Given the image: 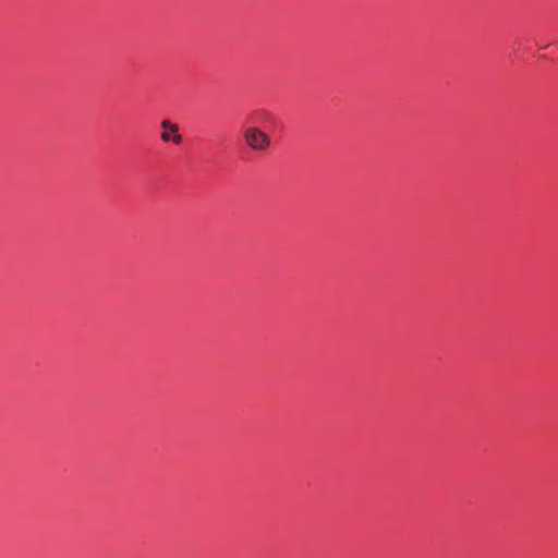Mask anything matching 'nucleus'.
<instances>
[{"mask_svg":"<svg viewBox=\"0 0 558 558\" xmlns=\"http://www.w3.org/2000/svg\"><path fill=\"white\" fill-rule=\"evenodd\" d=\"M244 143L254 151H266L271 145L270 136L256 126H250L243 133Z\"/></svg>","mask_w":558,"mask_h":558,"instance_id":"obj_1","label":"nucleus"},{"mask_svg":"<svg viewBox=\"0 0 558 558\" xmlns=\"http://www.w3.org/2000/svg\"><path fill=\"white\" fill-rule=\"evenodd\" d=\"M161 128L163 129V132L161 134V141L165 143L172 142L175 145H179L182 143V136L179 134V125L175 123H172L169 120H163L161 122Z\"/></svg>","mask_w":558,"mask_h":558,"instance_id":"obj_2","label":"nucleus"}]
</instances>
